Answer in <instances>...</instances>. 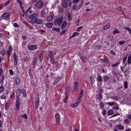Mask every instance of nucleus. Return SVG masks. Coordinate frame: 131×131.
Segmentation results:
<instances>
[{
  "instance_id": "nucleus-58",
  "label": "nucleus",
  "mask_w": 131,
  "mask_h": 131,
  "mask_svg": "<svg viewBox=\"0 0 131 131\" xmlns=\"http://www.w3.org/2000/svg\"><path fill=\"white\" fill-rule=\"evenodd\" d=\"M17 2L18 3L20 6L23 4L21 0H17Z\"/></svg>"
},
{
  "instance_id": "nucleus-12",
  "label": "nucleus",
  "mask_w": 131,
  "mask_h": 131,
  "mask_svg": "<svg viewBox=\"0 0 131 131\" xmlns=\"http://www.w3.org/2000/svg\"><path fill=\"white\" fill-rule=\"evenodd\" d=\"M80 102V101L79 100L75 102L73 104L71 105V106L73 108H75L79 105Z\"/></svg>"
},
{
  "instance_id": "nucleus-47",
  "label": "nucleus",
  "mask_w": 131,
  "mask_h": 131,
  "mask_svg": "<svg viewBox=\"0 0 131 131\" xmlns=\"http://www.w3.org/2000/svg\"><path fill=\"white\" fill-rule=\"evenodd\" d=\"M55 81L53 83V84L54 85H55L59 81L57 79L55 78Z\"/></svg>"
},
{
  "instance_id": "nucleus-46",
  "label": "nucleus",
  "mask_w": 131,
  "mask_h": 131,
  "mask_svg": "<svg viewBox=\"0 0 131 131\" xmlns=\"http://www.w3.org/2000/svg\"><path fill=\"white\" fill-rule=\"evenodd\" d=\"M13 26L15 27H19V25H18L16 23H15L13 24Z\"/></svg>"
},
{
  "instance_id": "nucleus-3",
  "label": "nucleus",
  "mask_w": 131,
  "mask_h": 131,
  "mask_svg": "<svg viewBox=\"0 0 131 131\" xmlns=\"http://www.w3.org/2000/svg\"><path fill=\"white\" fill-rule=\"evenodd\" d=\"M43 5V3L41 0L38 1L36 3L35 6L37 9H40L42 7Z\"/></svg>"
},
{
  "instance_id": "nucleus-63",
  "label": "nucleus",
  "mask_w": 131,
  "mask_h": 131,
  "mask_svg": "<svg viewBox=\"0 0 131 131\" xmlns=\"http://www.w3.org/2000/svg\"><path fill=\"white\" fill-rule=\"evenodd\" d=\"M78 87H74V90L75 92H77L78 91Z\"/></svg>"
},
{
  "instance_id": "nucleus-7",
  "label": "nucleus",
  "mask_w": 131,
  "mask_h": 131,
  "mask_svg": "<svg viewBox=\"0 0 131 131\" xmlns=\"http://www.w3.org/2000/svg\"><path fill=\"white\" fill-rule=\"evenodd\" d=\"M53 13L52 12L50 13L49 16L48 17L47 20L49 22L53 20Z\"/></svg>"
},
{
  "instance_id": "nucleus-18",
  "label": "nucleus",
  "mask_w": 131,
  "mask_h": 131,
  "mask_svg": "<svg viewBox=\"0 0 131 131\" xmlns=\"http://www.w3.org/2000/svg\"><path fill=\"white\" fill-rule=\"evenodd\" d=\"M67 16L68 17V19L69 21H71L72 20V17L71 16V14L70 13H68L67 15Z\"/></svg>"
},
{
  "instance_id": "nucleus-15",
  "label": "nucleus",
  "mask_w": 131,
  "mask_h": 131,
  "mask_svg": "<svg viewBox=\"0 0 131 131\" xmlns=\"http://www.w3.org/2000/svg\"><path fill=\"white\" fill-rule=\"evenodd\" d=\"M106 38L108 42H110V41H114V40H113V37H111L110 36H108L106 37Z\"/></svg>"
},
{
  "instance_id": "nucleus-39",
  "label": "nucleus",
  "mask_w": 131,
  "mask_h": 131,
  "mask_svg": "<svg viewBox=\"0 0 131 131\" xmlns=\"http://www.w3.org/2000/svg\"><path fill=\"white\" fill-rule=\"evenodd\" d=\"M39 97H38L36 98L35 99V104H39Z\"/></svg>"
},
{
  "instance_id": "nucleus-2",
  "label": "nucleus",
  "mask_w": 131,
  "mask_h": 131,
  "mask_svg": "<svg viewBox=\"0 0 131 131\" xmlns=\"http://www.w3.org/2000/svg\"><path fill=\"white\" fill-rule=\"evenodd\" d=\"M63 20V18L62 16H60L55 19L54 22V25H55L59 26L62 23Z\"/></svg>"
},
{
  "instance_id": "nucleus-57",
  "label": "nucleus",
  "mask_w": 131,
  "mask_h": 131,
  "mask_svg": "<svg viewBox=\"0 0 131 131\" xmlns=\"http://www.w3.org/2000/svg\"><path fill=\"white\" fill-rule=\"evenodd\" d=\"M22 38L23 40H26L27 39V37L26 35H21Z\"/></svg>"
},
{
  "instance_id": "nucleus-50",
  "label": "nucleus",
  "mask_w": 131,
  "mask_h": 131,
  "mask_svg": "<svg viewBox=\"0 0 131 131\" xmlns=\"http://www.w3.org/2000/svg\"><path fill=\"white\" fill-rule=\"evenodd\" d=\"M115 103L113 102H108L107 104L111 106L113 105Z\"/></svg>"
},
{
  "instance_id": "nucleus-13",
  "label": "nucleus",
  "mask_w": 131,
  "mask_h": 131,
  "mask_svg": "<svg viewBox=\"0 0 131 131\" xmlns=\"http://www.w3.org/2000/svg\"><path fill=\"white\" fill-rule=\"evenodd\" d=\"M37 60V58L35 57L34 58H33V60L31 62V65L36 66V63Z\"/></svg>"
},
{
  "instance_id": "nucleus-35",
  "label": "nucleus",
  "mask_w": 131,
  "mask_h": 131,
  "mask_svg": "<svg viewBox=\"0 0 131 131\" xmlns=\"http://www.w3.org/2000/svg\"><path fill=\"white\" fill-rule=\"evenodd\" d=\"M22 92L23 94V96L24 97H25L26 96V92L25 90L23 89Z\"/></svg>"
},
{
  "instance_id": "nucleus-5",
  "label": "nucleus",
  "mask_w": 131,
  "mask_h": 131,
  "mask_svg": "<svg viewBox=\"0 0 131 131\" xmlns=\"http://www.w3.org/2000/svg\"><path fill=\"white\" fill-rule=\"evenodd\" d=\"M28 49L30 50H35L37 49V46L36 45H30V44H29L27 46Z\"/></svg>"
},
{
  "instance_id": "nucleus-11",
  "label": "nucleus",
  "mask_w": 131,
  "mask_h": 131,
  "mask_svg": "<svg viewBox=\"0 0 131 131\" xmlns=\"http://www.w3.org/2000/svg\"><path fill=\"white\" fill-rule=\"evenodd\" d=\"M13 55V58L14 59V61L15 62V63L14 64V65H17L18 61L17 59V57L16 56V53L15 52L14 53Z\"/></svg>"
},
{
  "instance_id": "nucleus-8",
  "label": "nucleus",
  "mask_w": 131,
  "mask_h": 131,
  "mask_svg": "<svg viewBox=\"0 0 131 131\" xmlns=\"http://www.w3.org/2000/svg\"><path fill=\"white\" fill-rule=\"evenodd\" d=\"M44 53V51H42L40 53L39 55V60L40 62L41 61L43 60Z\"/></svg>"
},
{
  "instance_id": "nucleus-19",
  "label": "nucleus",
  "mask_w": 131,
  "mask_h": 131,
  "mask_svg": "<svg viewBox=\"0 0 131 131\" xmlns=\"http://www.w3.org/2000/svg\"><path fill=\"white\" fill-rule=\"evenodd\" d=\"M53 51H50L49 52V56L50 59L53 58Z\"/></svg>"
},
{
  "instance_id": "nucleus-56",
  "label": "nucleus",
  "mask_w": 131,
  "mask_h": 131,
  "mask_svg": "<svg viewBox=\"0 0 131 131\" xmlns=\"http://www.w3.org/2000/svg\"><path fill=\"white\" fill-rule=\"evenodd\" d=\"M91 84V86H92L94 83V79L93 78V79L90 80Z\"/></svg>"
},
{
  "instance_id": "nucleus-1",
  "label": "nucleus",
  "mask_w": 131,
  "mask_h": 131,
  "mask_svg": "<svg viewBox=\"0 0 131 131\" xmlns=\"http://www.w3.org/2000/svg\"><path fill=\"white\" fill-rule=\"evenodd\" d=\"M38 14L36 13H34L29 16V18L30 19V23L31 24H36L37 21L38 20L37 17Z\"/></svg>"
},
{
  "instance_id": "nucleus-61",
  "label": "nucleus",
  "mask_w": 131,
  "mask_h": 131,
  "mask_svg": "<svg viewBox=\"0 0 131 131\" xmlns=\"http://www.w3.org/2000/svg\"><path fill=\"white\" fill-rule=\"evenodd\" d=\"M6 51L5 50H3L2 51L1 54L2 55H4L6 54Z\"/></svg>"
},
{
  "instance_id": "nucleus-26",
  "label": "nucleus",
  "mask_w": 131,
  "mask_h": 131,
  "mask_svg": "<svg viewBox=\"0 0 131 131\" xmlns=\"http://www.w3.org/2000/svg\"><path fill=\"white\" fill-rule=\"evenodd\" d=\"M67 24V22L66 21H64L61 25V28L63 29L66 26Z\"/></svg>"
},
{
  "instance_id": "nucleus-21",
  "label": "nucleus",
  "mask_w": 131,
  "mask_h": 131,
  "mask_svg": "<svg viewBox=\"0 0 131 131\" xmlns=\"http://www.w3.org/2000/svg\"><path fill=\"white\" fill-rule=\"evenodd\" d=\"M116 127L120 130H123L124 129V127L121 125H118L116 126Z\"/></svg>"
},
{
  "instance_id": "nucleus-34",
  "label": "nucleus",
  "mask_w": 131,
  "mask_h": 131,
  "mask_svg": "<svg viewBox=\"0 0 131 131\" xmlns=\"http://www.w3.org/2000/svg\"><path fill=\"white\" fill-rule=\"evenodd\" d=\"M120 64V62H117L116 64H113L112 65V66L113 68H115L116 67L118 66V65Z\"/></svg>"
},
{
  "instance_id": "nucleus-9",
  "label": "nucleus",
  "mask_w": 131,
  "mask_h": 131,
  "mask_svg": "<svg viewBox=\"0 0 131 131\" xmlns=\"http://www.w3.org/2000/svg\"><path fill=\"white\" fill-rule=\"evenodd\" d=\"M55 118L57 123H59L60 122V117L59 114L58 113L55 114Z\"/></svg>"
},
{
  "instance_id": "nucleus-6",
  "label": "nucleus",
  "mask_w": 131,
  "mask_h": 131,
  "mask_svg": "<svg viewBox=\"0 0 131 131\" xmlns=\"http://www.w3.org/2000/svg\"><path fill=\"white\" fill-rule=\"evenodd\" d=\"M10 14L9 12H7L3 13L2 15V18L5 19H6L9 17Z\"/></svg>"
},
{
  "instance_id": "nucleus-29",
  "label": "nucleus",
  "mask_w": 131,
  "mask_h": 131,
  "mask_svg": "<svg viewBox=\"0 0 131 131\" xmlns=\"http://www.w3.org/2000/svg\"><path fill=\"white\" fill-rule=\"evenodd\" d=\"M43 21L41 19H38V20L37 21L36 24L38 25H41L42 24Z\"/></svg>"
},
{
  "instance_id": "nucleus-37",
  "label": "nucleus",
  "mask_w": 131,
  "mask_h": 131,
  "mask_svg": "<svg viewBox=\"0 0 131 131\" xmlns=\"http://www.w3.org/2000/svg\"><path fill=\"white\" fill-rule=\"evenodd\" d=\"M52 29L57 32H59L60 31V29L59 28L53 27Z\"/></svg>"
},
{
  "instance_id": "nucleus-20",
  "label": "nucleus",
  "mask_w": 131,
  "mask_h": 131,
  "mask_svg": "<svg viewBox=\"0 0 131 131\" xmlns=\"http://www.w3.org/2000/svg\"><path fill=\"white\" fill-rule=\"evenodd\" d=\"M100 60L101 61L104 62V63H109V60L108 58H104V59H100Z\"/></svg>"
},
{
  "instance_id": "nucleus-23",
  "label": "nucleus",
  "mask_w": 131,
  "mask_h": 131,
  "mask_svg": "<svg viewBox=\"0 0 131 131\" xmlns=\"http://www.w3.org/2000/svg\"><path fill=\"white\" fill-rule=\"evenodd\" d=\"M111 27V25L110 24L108 23L105 26L103 27V29L104 30H106L107 29Z\"/></svg>"
},
{
  "instance_id": "nucleus-30",
  "label": "nucleus",
  "mask_w": 131,
  "mask_h": 131,
  "mask_svg": "<svg viewBox=\"0 0 131 131\" xmlns=\"http://www.w3.org/2000/svg\"><path fill=\"white\" fill-rule=\"evenodd\" d=\"M73 9L74 10H79V7L77 5L75 4L73 6Z\"/></svg>"
},
{
  "instance_id": "nucleus-60",
  "label": "nucleus",
  "mask_w": 131,
  "mask_h": 131,
  "mask_svg": "<svg viewBox=\"0 0 131 131\" xmlns=\"http://www.w3.org/2000/svg\"><path fill=\"white\" fill-rule=\"evenodd\" d=\"M29 73V75L31 79H32L33 78V76L31 72Z\"/></svg>"
},
{
  "instance_id": "nucleus-36",
  "label": "nucleus",
  "mask_w": 131,
  "mask_h": 131,
  "mask_svg": "<svg viewBox=\"0 0 131 131\" xmlns=\"http://www.w3.org/2000/svg\"><path fill=\"white\" fill-rule=\"evenodd\" d=\"M128 83L127 81H125L124 83V87L125 88L127 89L128 87Z\"/></svg>"
},
{
  "instance_id": "nucleus-10",
  "label": "nucleus",
  "mask_w": 131,
  "mask_h": 131,
  "mask_svg": "<svg viewBox=\"0 0 131 131\" xmlns=\"http://www.w3.org/2000/svg\"><path fill=\"white\" fill-rule=\"evenodd\" d=\"M62 7L64 8L67 7L68 4L66 0H62Z\"/></svg>"
},
{
  "instance_id": "nucleus-4",
  "label": "nucleus",
  "mask_w": 131,
  "mask_h": 131,
  "mask_svg": "<svg viewBox=\"0 0 131 131\" xmlns=\"http://www.w3.org/2000/svg\"><path fill=\"white\" fill-rule=\"evenodd\" d=\"M19 97L18 96H17L16 100V108L15 110L16 111L19 110L20 104H19Z\"/></svg>"
},
{
  "instance_id": "nucleus-54",
  "label": "nucleus",
  "mask_w": 131,
  "mask_h": 131,
  "mask_svg": "<svg viewBox=\"0 0 131 131\" xmlns=\"http://www.w3.org/2000/svg\"><path fill=\"white\" fill-rule=\"evenodd\" d=\"M22 117L26 119L27 118V116L26 114H24L23 115H22Z\"/></svg>"
},
{
  "instance_id": "nucleus-31",
  "label": "nucleus",
  "mask_w": 131,
  "mask_h": 131,
  "mask_svg": "<svg viewBox=\"0 0 131 131\" xmlns=\"http://www.w3.org/2000/svg\"><path fill=\"white\" fill-rule=\"evenodd\" d=\"M80 58L83 62H85V60L87 59V57L83 55L81 57H80Z\"/></svg>"
},
{
  "instance_id": "nucleus-55",
  "label": "nucleus",
  "mask_w": 131,
  "mask_h": 131,
  "mask_svg": "<svg viewBox=\"0 0 131 131\" xmlns=\"http://www.w3.org/2000/svg\"><path fill=\"white\" fill-rule=\"evenodd\" d=\"M74 87L78 88V83L77 81L75 82Z\"/></svg>"
},
{
  "instance_id": "nucleus-25",
  "label": "nucleus",
  "mask_w": 131,
  "mask_h": 131,
  "mask_svg": "<svg viewBox=\"0 0 131 131\" xmlns=\"http://www.w3.org/2000/svg\"><path fill=\"white\" fill-rule=\"evenodd\" d=\"M127 62L128 64H131V54L128 57Z\"/></svg>"
},
{
  "instance_id": "nucleus-24",
  "label": "nucleus",
  "mask_w": 131,
  "mask_h": 131,
  "mask_svg": "<svg viewBox=\"0 0 131 131\" xmlns=\"http://www.w3.org/2000/svg\"><path fill=\"white\" fill-rule=\"evenodd\" d=\"M53 25V24L52 23H47L45 25L46 26H47L49 28H51Z\"/></svg>"
},
{
  "instance_id": "nucleus-44",
  "label": "nucleus",
  "mask_w": 131,
  "mask_h": 131,
  "mask_svg": "<svg viewBox=\"0 0 131 131\" xmlns=\"http://www.w3.org/2000/svg\"><path fill=\"white\" fill-rule=\"evenodd\" d=\"M55 75L56 74L53 73H51L50 74V76L52 77H53L54 78H55Z\"/></svg>"
},
{
  "instance_id": "nucleus-22",
  "label": "nucleus",
  "mask_w": 131,
  "mask_h": 131,
  "mask_svg": "<svg viewBox=\"0 0 131 131\" xmlns=\"http://www.w3.org/2000/svg\"><path fill=\"white\" fill-rule=\"evenodd\" d=\"M97 81L99 82H101L102 81V79L100 74L97 76Z\"/></svg>"
},
{
  "instance_id": "nucleus-14",
  "label": "nucleus",
  "mask_w": 131,
  "mask_h": 131,
  "mask_svg": "<svg viewBox=\"0 0 131 131\" xmlns=\"http://www.w3.org/2000/svg\"><path fill=\"white\" fill-rule=\"evenodd\" d=\"M22 92V91L20 89H17L16 92V97L17 96L19 97L21 94Z\"/></svg>"
},
{
  "instance_id": "nucleus-52",
  "label": "nucleus",
  "mask_w": 131,
  "mask_h": 131,
  "mask_svg": "<svg viewBox=\"0 0 131 131\" xmlns=\"http://www.w3.org/2000/svg\"><path fill=\"white\" fill-rule=\"evenodd\" d=\"M80 19L77 20L75 21V24L76 25H78L80 23Z\"/></svg>"
},
{
  "instance_id": "nucleus-49",
  "label": "nucleus",
  "mask_w": 131,
  "mask_h": 131,
  "mask_svg": "<svg viewBox=\"0 0 131 131\" xmlns=\"http://www.w3.org/2000/svg\"><path fill=\"white\" fill-rule=\"evenodd\" d=\"M124 122H125L126 124H129L130 123L129 120H128L127 119H125L124 120Z\"/></svg>"
},
{
  "instance_id": "nucleus-48",
  "label": "nucleus",
  "mask_w": 131,
  "mask_h": 131,
  "mask_svg": "<svg viewBox=\"0 0 131 131\" xmlns=\"http://www.w3.org/2000/svg\"><path fill=\"white\" fill-rule=\"evenodd\" d=\"M116 106H114L113 107V108L114 109H116L117 110H118L119 109V107L118 106L117 104H116Z\"/></svg>"
},
{
  "instance_id": "nucleus-43",
  "label": "nucleus",
  "mask_w": 131,
  "mask_h": 131,
  "mask_svg": "<svg viewBox=\"0 0 131 131\" xmlns=\"http://www.w3.org/2000/svg\"><path fill=\"white\" fill-rule=\"evenodd\" d=\"M65 99H68V91H66L65 93Z\"/></svg>"
},
{
  "instance_id": "nucleus-64",
  "label": "nucleus",
  "mask_w": 131,
  "mask_h": 131,
  "mask_svg": "<svg viewBox=\"0 0 131 131\" xmlns=\"http://www.w3.org/2000/svg\"><path fill=\"white\" fill-rule=\"evenodd\" d=\"M106 111L104 110H103V115H106Z\"/></svg>"
},
{
  "instance_id": "nucleus-16",
  "label": "nucleus",
  "mask_w": 131,
  "mask_h": 131,
  "mask_svg": "<svg viewBox=\"0 0 131 131\" xmlns=\"http://www.w3.org/2000/svg\"><path fill=\"white\" fill-rule=\"evenodd\" d=\"M41 17H44L46 15V12H45V10L43 9L41 12Z\"/></svg>"
},
{
  "instance_id": "nucleus-41",
  "label": "nucleus",
  "mask_w": 131,
  "mask_h": 131,
  "mask_svg": "<svg viewBox=\"0 0 131 131\" xmlns=\"http://www.w3.org/2000/svg\"><path fill=\"white\" fill-rule=\"evenodd\" d=\"M110 98L112 99H113L115 100H118V97H117L116 96H113L112 97H111Z\"/></svg>"
},
{
  "instance_id": "nucleus-42",
  "label": "nucleus",
  "mask_w": 131,
  "mask_h": 131,
  "mask_svg": "<svg viewBox=\"0 0 131 131\" xmlns=\"http://www.w3.org/2000/svg\"><path fill=\"white\" fill-rule=\"evenodd\" d=\"M127 59V57L126 56L125 57L123 60V64H125L126 62Z\"/></svg>"
},
{
  "instance_id": "nucleus-59",
  "label": "nucleus",
  "mask_w": 131,
  "mask_h": 131,
  "mask_svg": "<svg viewBox=\"0 0 131 131\" xmlns=\"http://www.w3.org/2000/svg\"><path fill=\"white\" fill-rule=\"evenodd\" d=\"M82 26H80L78 28L77 30L78 32H80L81 31V29H82Z\"/></svg>"
},
{
  "instance_id": "nucleus-27",
  "label": "nucleus",
  "mask_w": 131,
  "mask_h": 131,
  "mask_svg": "<svg viewBox=\"0 0 131 131\" xmlns=\"http://www.w3.org/2000/svg\"><path fill=\"white\" fill-rule=\"evenodd\" d=\"M22 22L24 24L29 28H30L31 26L30 25L28 24L26 21L24 20H23V21H22Z\"/></svg>"
},
{
  "instance_id": "nucleus-53",
  "label": "nucleus",
  "mask_w": 131,
  "mask_h": 131,
  "mask_svg": "<svg viewBox=\"0 0 131 131\" xmlns=\"http://www.w3.org/2000/svg\"><path fill=\"white\" fill-rule=\"evenodd\" d=\"M9 72L10 75H12L13 74V71L11 69H10L9 70Z\"/></svg>"
},
{
  "instance_id": "nucleus-28",
  "label": "nucleus",
  "mask_w": 131,
  "mask_h": 131,
  "mask_svg": "<svg viewBox=\"0 0 131 131\" xmlns=\"http://www.w3.org/2000/svg\"><path fill=\"white\" fill-rule=\"evenodd\" d=\"M103 78L104 79V81L105 82L108 81L110 79V78L106 75H104Z\"/></svg>"
},
{
  "instance_id": "nucleus-32",
  "label": "nucleus",
  "mask_w": 131,
  "mask_h": 131,
  "mask_svg": "<svg viewBox=\"0 0 131 131\" xmlns=\"http://www.w3.org/2000/svg\"><path fill=\"white\" fill-rule=\"evenodd\" d=\"M50 63H51L53 65H56L57 64L56 62L54 61V58L51 59V60L50 61Z\"/></svg>"
},
{
  "instance_id": "nucleus-51",
  "label": "nucleus",
  "mask_w": 131,
  "mask_h": 131,
  "mask_svg": "<svg viewBox=\"0 0 131 131\" xmlns=\"http://www.w3.org/2000/svg\"><path fill=\"white\" fill-rule=\"evenodd\" d=\"M119 43L120 45H122L125 43V41H120L119 42Z\"/></svg>"
},
{
  "instance_id": "nucleus-40",
  "label": "nucleus",
  "mask_w": 131,
  "mask_h": 131,
  "mask_svg": "<svg viewBox=\"0 0 131 131\" xmlns=\"http://www.w3.org/2000/svg\"><path fill=\"white\" fill-rule=\"evenodd\" d=\"M120 32L117 29H115L113 31V33L114 34H118Z\"/></svg>"
},
{
  "instance_id": "nucleus-17",
  "label": "nucleus",
  "mask_w": 131,
  "mask_h": 131,
  "mask_svg": "<svg viewBox=\"0 0 131 131\" xmlns=\"http://www.w3.org/2000/svg\"><path fill=\"white\" fill-rule=\"evenodd\" d=\"M16 84L17 85H19L20 83V80L19 78L18 77H16L15 79Z\"/></svg>"
},
{
  "instance_id": "nucleus-62",
  "label": "nucleus",
  "mask_w": 131,
  "mask_h": 131,
  "mask_svg": "<svg viewBox=\"0 0 131 131\" xmlns=\"http://www.w3.org/2000/svg\"><path fill=\"white\" fill-rule=\"evenodd\" d=\"M83 95H81L80 94H79V96H78V100H81L82 98V97L83 96Z\"/></svg>"
},
{
  "instance_id": "nucleus-38",
  "label": "nucleus",
  "mask_w": 131,
  "mask_h": 131,
  "mask_svg": "<svg viewBox=\"0 0 131 131\" xmlns=\"http://www.w3.org/2000/svg\"><path fill=\"white\" fill-rule=\"evenodd\" d=\"M113 114V110H111L109 111L108 113L107 114L109 115H111Z\"/></svg>"
},
{
  "instance_id": "nucleus-45",
  "label": "nucleus",
  "mask_w": 131,
  "mask_h": 131,
  "mask_svg": "<svg viewBox=\"0 0 131 131\" xmlns=\"http://www.w3.org/2000/svg\"><path fill=\"white\" fill-rule=\"evenodd\" d=\"M124 29L128 30L130 34L131 33V30L128 27H126Z\"/></svg>"
},
{
  "instance_id": "nucleus-33",
  "label": "nucleus",
  "mask_w": 131,
  "mask_h": 131,
  "mask_svg": "<svg viewBox=\"0 0 131 131\" xmlns=\"http://www.w3.org/2000/svg\"><path fill=\"white\" fill-rule=\"evenodd\" d=\"M102 98V94L101 93H99L98 94V97L97 99L99 100H101Z\"/></svg>"
}]
</instances>
